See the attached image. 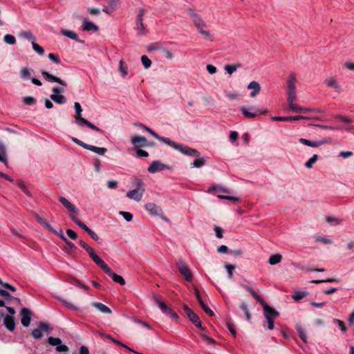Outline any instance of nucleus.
Wrapping results in <instances>:
<instances>
[{
    "label": "nucleus",
    "mask_w": 354,
    "mask_h": 354,
    "mask_svg": "<svg viewBox=\"0 0 354 354\" xmlns=\"http://www.w3.org/2000/svg\"><path fill=\"white\" fill-rule=\"evenodd\" d=\"M176 266L178 269L180 273L183 276L185 279L187 281H192L193 279V275L192 272L190 271L187 265L183 262L182 260H178L176 262Z\"/></svg>",
    "instance_id": "10"
},
{
    "label": "nucleus",
    "mask_w": 354,
    "mask_h": 354,
    "mask_svg": "<svg viewBox=\"0 0 354 354\" xmlns=\"http://www.w3.org/2000/svg\"><path fill=\"white\" fill-rule=\"evenodd\" d=\"M80 245L88 252L90 258L97 264L102 259L95 253V250L89 246L87 243H84L82 240L79 241Z\"/></svg>",
    "instance_id": "11"
},
{
    "label": "nucleus",
    "mask_w": 354,
    "mask_h": 354,
    "mask_svg": "<svg viewBox=\"0 0 354 354\" xmlns=\"http://www.w3.org/2000/svg\"><path fill=\"white\" fill-rule=\"evenodd\" d=\"M133 183L136 186V189H145L144 183L141 179L136 178L134 179Z\"/></svg>",
    "instance_id": "51"
},
{
    "label": "nucleus",
    "mask_w": 354,
    "mask_h": 354,
    "mask_svg": "<svg viewBox=\"0 0 354 354\" xmlns=\"http://www.w3.org/2000/svg\"><path fill=\"white\" fill-rule=\"evenodd\" d=\"M66 234L71 239L73 240L76 239L77 237V233L71 229H68L66 230Z\"/></svg>",
    "instance_id": "64"
},
{
    "label": "nucleus",
    "mask_w": 354,
    "mask_h": 354,
    "mask_svg": "<svg viewBox=\"0 0 354 354\" xmlns=\"http://www.w3.org/2000/svg\"><path fill=\"white\" fill-rule=\"evenodd\" d=\"M94 169L96 172L99 173L101 171V162L99 159H95L94 162Z\"/></svg>",
    "instance_id": "60"
},
{
    "label": "nucleus",
    "mask_w": 354,
    "mask_h": 354,
    "mask_svg": "<svg viewBox=\"0 0 354 354\" xmlns=\"http://www.w3.org/2000/svg\"><path fill=\"white\" fill-rule=\"evenodd\" d=\"M145 207V209L151 215L160 216L162 214V209L155 203H147Z\"/></svg>",
    "instance_id": "21"
},
{
    "label": "nucleus",
    "mask_w": 354,
    "mask_h": 354,
    "mask_svg": "<svg viewBox=\"0 0 354 354\" xmlns=\"http://www.w3.org/2000/svg\"><path fill=\"white\" fill-rule=\"evenodd\" d=\"M69 216L71 220L82 229L85 226V224L79 220L74 214H70Z\"/></svg>",
    "instance_id": "45"
},
{
    "label": "nucleus",
    "mask_w": 354,
    "mask_h": 354,
    "mask_svg": "<svg viewBox=\"0 0 354 354\" xmlns=\"http://www.w3.org/2000/svg\"><path fill=\"white\" fill-rule=\"evenodd\" d=\"M240 111L246 118H254L259 115H263L268 112L267 110H261L255 107L247 108L244 106L241 107Z\"/></svg>",
    "instance_id": "9"
},
{
    "label": "nucleus",
    "mask_w": 354,
    "mask_h": 354,
    "mask_svg": "<svg viewBox=\"0 0 354 354\" xmlns=\"http://www.w3.org/2000/svg\"><path fill=\"white\" fill-rule=\"evenodd\" d=\"M82 29L85 31L93 30V32H97L99 28L92 21L88 20L87 19H84L82 21Z\"/></svg>",
    "instance_id": "25"
},
{
    "label": "nucleus",
    "mask_w": 354,
    "mask_h": 354,
    "mask_svg": "<svg viewBox=\"0 0 354 354\" xmlns=\"http://www.w3.org/2000/svg\"><path fill=\"white\" fill-rule=\"evenodd\" d=\"M141 62L145 69L149 68L151 65V61L147 55H142L141 57Z\"/></svg>",
    "instance_id": "40"
},
{
    "label": "nucleus",
    "mask_w": 354,
    "mask_h": 354,
    "mask_svg": "<svg viewBox=\"0 0 354 354\" xmlns=\"http://www.w3.org/2000/svg\"><path fill=\"white\" fill-rule=\"evenodd\" d=\"M165 315L170 317L174 320H177L178 319V315H177V313L172 310L170 308L166 312Z\"/></svg>",
    "instance_id": "56"
},
{
    "label": "nucleus",
    "mask_w": 354,
    "mask_h": 354,
    "mask_svg": "<svg viewBox=\"0 0 354 354\" xmlns=\"http://www.w3.org/2000/svg\"><path fill=\"white\" fill-rule=\"evenodd\" d=\"M138 126L140 127L142 129H143L146 131L149 132L151 135H152L155 138H156L159 141H160L163 143H165L168 145L170 144V142H171L170 139H169L167 138H164V137L160 136L158 133H156L155 131H153L151 129L144 125L143 124L140 123L138 124Z\"/></svg>",
    "instance_id": "14"
},
{
    "label": "nucleus",
    "mask_w": 354,
    "mask_h": 354,
    "mask_svg": "<svg viewBox=\"0 0 354 354\" xmlns=\"http://www.w3.org/2000/svg\"><path fill=\"white\" fill-rule=\"evenodd\" d=\"M3 41L4 42L10 45H13L16 43L15 37L13 35L9 34H6V35H4Z\"/></svg>",
    "instance_id": "39"
},
{
    "label": "nucleus",
    "mask_w": 354,
    "mask_h": 354,
    "mask_svg": "<svg viewBox=\"0 0 354 354\" xmlns=\"http://www.w3.org/2000/svg\"><path fill=\"white\" fill-rule=\"evenodd\" d=\"M205 165V159L204 158H198L194 161L192 164V167H201Z\"/></svg>",
    "instance_id": "46"
},
{
    "label": "nucleus",
    "mask_w": 354,
    "mask_h": 354,
    "mask_svg": "<svg viewBox=\"0 0 354 354\" xmlns=\"http://www.w3.org/2000/svg\"><path fill=\"white\" fill-rule=\"evenodd\" d=\"M314 241L322 245H330L333 243V241L330 237L325 235H315Z\"/></svg>",
    "instance_id": "23"
},
{
    "label": "nucleus",
    "mask_w": 354,
    "mask_h": 354,
    "mask_svg": "<svg viewBox=\"0 0 354 354\" xmlns=\"http://www.w3.org/2000/svg\"><path fill=\"white\" fill-rule=\"evenodd\" d=\"M203 310L208 315L212 316L214 315L213 311L207 306H206L203 300H200V302H198Z\"/></svg>",
    "instance_id": "47"
},
{
    "label": "nucleus",
    "mask_w": 354,
    "mask_h": 354,
    "mask_svg": "<svg viewBox=\"0 0 354 354\" xmlns=\"http://www.w3.org/2000/svg\"><path fill=\"white\" fill-rule=\"evenodd\" d=\"M153 299L156 304L159 306L162 312L165 314L166 312L169 310V307L167 306V305L164 301H162L160 299V298L156 295H153Z\"/></svg>",
    "instance_id": "29"
},
{
    "label": "nucleus",
    "mask_w": 354,
    "mask_h": 354,
    "mask_svg": "<svg viewBox=\"0 0 354 354\" xmlns=\"http://www.w3.org/2000/svg\"><path fill=\"white\" fill-rule=\"evenodd\" d=\"M145 192V189H134L133 190H130L127 193V196L133 201L139 202L141 201L143 194Z\"/></svg>",
    "instance_id": "15"
},
{
    "label": "nucleus",
    "mask_w": 354,
    "mask_h": 354,
    "mask_svg": "<svg viewBox=\"0 0 354 354\" xmlns=\"http://www.w3.org/2000/svg\"><path fill=\"white\" fill-rule=\"evenodd\" d=\"M324 84H326V86L333 88L334 91L337 93H340L342 92V86L335 77H327L324 80Z\"/></svg>",
    "instance_id": "12"
},
{
    "label": "nucleus",
    "mask_w": 354,
    "mask_h": 354,
    "mask_svg": "<svg viewBox=\"0 0 354 354\" xmlns=\"http://www.w3.org/2000/svg\"><path fill=\"white\" fill-rule=\"evenodd\" d=\"M19 74H20V77L22 80H27L31 75V73H30V70L28 68H26V67L22 68L20 70Z\"/></svg>",
    "instance_id": "38"
},
{
    "label": "nucleus",
    "mask_w": 354,
    "mask_h": 354,
    "mask_svg": "<svg viewBox=\"0 0 354 354\" xmlns=\"http://www.w3.org/2000/svg\"><path fill=\"white\" fill-rule=\"evenodd\" d=\"M59 201L63 205V206H64L65 208L67 209V210L69 212L73 213V214L79 213L78 209L66 198H64L63 196H59Z\"/></svg>",
    "instance_id": "18"
},
{
    "label": "nucleus",
    "mask_w": 354,
    "mask_h": 354,
    "mask_svg": "<svg viewBox=\"0 0 354 354\" xmlns=\"http://www.w3.org/2000/svg\"><path fill=\"white\" fill-rule=\"evenodd\" d=\"M71 139L75 143H76L79 146L83 147L84 149L90 150L94 153H96L99 155L104 156L105 153L107 151V149L104 147H98L94 145L86 144L75 137H72Z\"/></svg>",
    "instance_id": "8"
},
{
    "label": "nucleus",
    "mask_w": 354,
    "mask_h": 354,
    "mask_svg": "<svg viewBox=\"0 0 354 354\" xmlns=\"http://www.w3.org/2000/svg\"><path fill=\"white\" fill-rule=\"evenodd\" d=\"M143 16L144 10H140L137 17L136 29L141 35H145L146 33V29L142 21Z\"/></svg>",
    "instance_id": "20"
},
{
    "label": "nucleus",
    "mask_w": 354,
    "mask_h": 354,
    "mask_svg": "<svg viewBox=\"0 0 354 354\" xmlns=\"http://www.w3.org/2000/svg\"><path fill=\"white\" fill-rule=\"evenodd\" d=\"M119 5V0H111L108 3V7L111 9V11H113L118 7Z\"/></svg>",
    "instance_id": "44"
},
{
    "label": "nucleus",
    "mask_w": 354,
    "mask_h": 354,
    "mask_svg": "<svg viewBox=\"0 0 354 354\" xmlns=\"http://www.w3.org/2000/svg\"><path fill=\"white\" fill-rule=\"evenodd\" d=\"M0 295L2 296L5 299V300L11 299L12 298H13V297L10 295L8 291L3 289H1Z\"/></svg>",
    "instance_id": "59"
},
{
    "label": "nucleus",
    "mask_w": 354,
    "mask_h": 354,
    "mask_svg": "<svg viewBox=\"0 0 354 354\" xmlns=\"http://www.w3.org/2000/svg\"><path fill=\"white\" fill-rule=\"evenodd\" d=\"M17 185L24 192V193H25L27 196L30 197L31 196L30 192L28 190V189L22 182H19Z\"/></svg>",
    "instance_id": "58"
},
{
    "label": "nucleus",
    "mask_w": 354,
    "mask_h": 354,
    "mask_svg": "<svg viewBox=\"0 0 354 354\" xmlns=\"http://www.w3.org/2000/svg\"><path fill=\"white\" fill-rule=\"evenodd\" d=\"M1 316H3V324L6 328L10 331H13L15 328V318L12 315H3L1 314Z\"/></svg>",
    "instance_id": "22"
},
{
    "label": "nucleus",
    "mask_w": 354,
    "mask_h": 354,
    "mask_svg": "<svg viewBox=\"0 0 354 354\" xmlns=\"http://www.w3.org/2000/svg\"><path fill=\"white\" fill-rule=\"evenodd\" d=\"M186 12L198 32L203 35L205 39L212 41L211 32L207 29V24L198 12L194 8L187 9Z\"/></svg>",
    "instance_id": "2"
},
{
    "label": "nucleus",
    "mask_w": 354,
    "mask_h": 354,
    "mask_svg": "<svg viewBox=\"0 0 354 354\" xmlns=\"http://www.w3.org/2000/svg\"><path fill=\"white\" fill-rule=\"evenodd\" d=\"M326 221L332 225H340L342 223V219L333 216H328L326 218Z\"/></svg>",
    "instance_id": "31"
},
{
    "label": "nucleus",
    "mask_w": 354,
    "mask_h": 354,
    "mask_svg": "<svg viewBox=\"0 0 354 354\" xmlns=\"http://www.w3.org/2000/svg\"><path fill=\"white\" fill-rule=\"evenodd\" d=\"M23 102L26 105H32L36 102V100L33 97H24L23 98Z\"/></svg>",
    "instance_id": "50"
},
{
    "label": "nucleus",
    "mask_w": 354,
    "mask_h": 354,
    "mask_svg": "<svg viewBox=\"0 0 354 354\" xmlns=\"http://www.w3.org/2000/svg\"><path fill=\"white\" fill-rule=\"evenodd\" d=\"M74 109H75V114L74 116L75 122L77 126L82 127L84 125H86L88 127L91 128V129H93V130L97 131H100L99 128H97L96 126L93 124L91 122H90L86 119L82 117V109L79 102H75L74 103Z\"/></svg>",
    "instance_id": "4"
},
{
    "label": "nucleus",
    "mask_w": 354,
    "mask_h": 354,
    "mask_svg": "<svg viewBox=\"0 0 354 354\" xmlns=\"http://www.w3.org/2000/svg\"><path fill=\"white\" fill-rule=\"evenodd\" d=\"M48 57L49 58L50 60L53 61L54 63H55L57 64H60V60L55 54L49 53L48 55Z\"/></svg>",
    "instance_id": "63"
},
{
    "label": "nucleus",
    "mask_w": 354,
    "mask_h": 354,
    "mask_svg": "<svg viewBox=\"0 0 354 354\" xmlns=\"http://www.w3.org/2000/svg\"><path fill=\"white\" fill-rule=\"evenodd\" d=\"M225 269L227 271L228 278L231 279L232 277L233 271L235 269V267L234 266L231 265V264L225 263Z\"/></svg>",
    "instance_id": "54"
},
{
    "label": "nucleus",
    "mask_w": 354,
    "mask_h": 354,
    "mask_svg": "<svg viewBox=\"0 0 354 354\" xmlns=\"http://www.w3.org/2000/svg\"><path fill=\"white\" fill-rule=\"evenodd\" d=\"M169 146H170L171 147L174 148L176 150L179 151L183 154L189 156L199 158L201 156V153L197 150L190 148L183 144L175 142L172 140H171Z\"/></svg>",
    "instance_id": "6"
},
{
    "label": "nucleus",
    "mask_w": 354,
    "mask_h": 354,
    "mask_svg": "<svg viewBox=\"0 0 354 354\" xmlns=\"http://www.w3.org/2000/svg\"><path fill=\"white\" fill-rule=\"evenodd\" d=\"M56 351L57 352H67L68 351V348L66 345L61 343L56 347Z\"/></svg>",
    "instance_id": "62"
},
{
    "label": "nucleus",
    "mask_w": 354,
    "mask_h": 354,
    "mask_svg": "<svg viewBox=\"0 0 354 354\" xmlns=\"http://www.w3.org/2000/svg\"><path fill=\"white\" fill-rule=\"evenodd\" d=\"M241 67L240 64H233V65H226L225 66V70L229 75H232L234 72H235L237 68Z\"/></svg>",
    "instance_id": "37"
},
{
    "label": "nucleus",
    "mask_w": 354,
    "mask_h": 354,
    "mask_svg": "<svg viewBox=\"0 0 354 354\" xmlns=\"http://www.w3.org/2000/svg\"><path fill=\"white\" fill-rule=\"evenodd\" d=\"M61 33H62V35H63L70 39H74L75 41L78 40L77 35L73 31H71V30H69L67 29H62L61 30Z\"/></svg>",
    "instance_id": "32"
},
{
    "label": "nucleus",
    "mask_w": 354,
    "mask_h": 354,
    "mask_svg": "<svg viewBox=\"0 0 354 354\" xmlns=\"http://www.w3.org/2000/svg\"><path fill=\"white\" fill-rule=\"evenodd\" d=\"M50 98L59 104H63L66 102L65 96L62 94H51Z\"/></svg>",
    "instance_id": "30"
},
{
    "label": "nucleus",
    "mask_w": 354,
    "mask_h": 354,
    "mask_svg": "<svg viewBox=\"0 0 354 354\" xmlns=\"http://www.w3.org/2000/svg\"><path fill=\"white\" fill-rule=\"evenodd\" d=\"M132 145L136 147H145L147 145V140L141 136L134 135L131 138Z\"/></svg>",
    "instance_id": "19"
},
{
    "label": "nucleus",
    "mask_w": 354,
    "mask_h": 354,
    "mask_svg": "<svg viewBox=\"0 0 354 354\" xmlns=\"http://www.w3.org/2000/svg\"><path fill=\"white\" fill-rule=\"evenodd\" d=\"M307 294L306 292H295L293 295H292V298L295 300V301H299L300 299H301L302 298H304Z\"/></svg>",
    "instance_id": "57"
},
{
    "label": "nucleus",
    "mask_w": 354,
    "mask_h": 354,
    "mask_svg": "<svg viewBox=\"0 0 354 354\" xmlns=\"http://www.w3.org/2000/svg\"><path fill=\"white\" fill-rule=\"evenodd\" d=\"M334 118H335V119L338 120L345 122V123L351 124L352 122L351 119H350L346 116L342 115H337Z\"/></svg>",
    "instance_id": "48"
},
{
    "label": "nucleus",
    "mask_w": 354,
    "mask_h": 354,
    "mask_svg": "<svg viewBox=\"0 0 354 354\" xmlns=\"http://www.w3.org/2000/svg\"><path fill=\"white\" fill-rule=\"evenodd\" d=\"M35 219L44 228L48 230L50 232H55V230L53 228V227L50 225V223L43 217L39 216L38 214L34 215Z\"/></svg>",
    "instance_id": "26"
},
{
    "label": "nucleus",
    "mask_w": 354,
    "mask_h": 354,
    "mask_svg": "<svg viewBox=\"0 0 354 354\" xmlns=\"http://www.w3.org/2000/svg\"><path fill=\"white\" fill-rule=\"evenodd\" d=\"M48 343L52 345V346H56V347L60 344L62 342V340L59 337H48Z\"/></svg>",
    "instance_id": "43"
},
{
    "label": "nucleus",
    "mask_w": 354,
    "mask_h": 354,
    "mask_svg": "<svg viewBox=\"0 0 354 354\" xmlns=\"http://www.w3.org/2000/svg\"><path fill=\"white\" fill-rule=\"evenodd\" d=\"M32 46L34 50L36 51L39 55H42L44 53V48L34 41H32Z\"/></svg>",
    "instance_id": "42"
},
{
    "label": "nucleus",
    "mask_w": 354,
    "mask_h": 354,
    "mask_svg": "<svg viewBox=\"0 0 354 354\" xmlns=\"http://www.w3.org/2000/svg\"><path fill=\"white\" fill-rule=\"evenodd\" d=\"M42 77L45 80L49 82H56L62 86H55L52 88V94H62L65 92V88L67 86V84L65 81L62 80L59 77H55L53 75L49 73L46 71H41Z\"/></svg>",
    "instance_id": "3"
},
{
    "label": "nucleus",
    "mask_w": 354,
    "mask_h": 354,
    "mask_svg": "<svg viewBox=\"0 0 354 354\" xmlns=\"http://www.w3.org/2000/svg\"><path fill=\"white\" fill-rule=\"evenodd\" d=\"M92 306L102 313H105V314H111V310L108 306L103 304L102 303L93 302L92 304Z\"/></svg>",
    "instance_id": "28"
},
{
    "label": "nucleus",
    "mask_w": 354,
    "mask_h": 354,
    "mask_svg": "<svg viewBox=\"0 0 354 354\" xmlns=\"http://www.w3.org/2000/svg\"><path fill=\"white\" fill-rule=\"evenodd\" d=\"M19 36L24 38V39H33V40H35V37L33 36L32 33L31 31L28 30V31H21L20 33H19Z\"/></svg>",
    "instance_id": "41"
},
{
    "label": "nucleus",
    "mask_w": 354,
    "mask_h": 354,
    "mask_svg": "<svg viewBox=\"0 0 354 354\" xmlns=\"http://www.w3.org/2000/svg\"><path fill=\"white\" fill-rule=\"evenodd\" d=\"M119 214L122 215L127 221H131L133 218V215L130 212L120 211Z\"/></svg>",
    "instance_id": "55"
},
{
    "label": "nucleus",
    "mask_w": 354,
    "mask_h": 354,
    "mask_svg": "<svg viewBox=\"0 0 354 354\" xmlns=\"http://www.w3.org/2000/svg\"><path fill=\"white\" fill-rule=\"evenodd\" d=\"M296 329L299 333V337L302 339V341L304 343H307L308 337L306 334L304 333V328L302 327V326L299 324H297L296 325Z\"/></svg>",
    "instance_id": "33"
},
{
    "label": "nucleus",
    "mask_w": 354,
    "mask_h": 354,
    "mask_svg": "<svg viewBox=\"0 0 354 354\" xmlns=\"http://www.w3.org/2000/svg\"><path fill=\"white\" fill-rule=\"evenodd\" d=\"M217 196H218V198H219L221 199L229 200L233 203H237L239 201V198L236 197H234V196L221 195V194H218Z\"/></svg>",
    "instance_id": "49"
},
{
    "label": "nucleus",
    "mask_w": 354,
    "mask_h": 354,
    "mask_svg": "<svg viewBox=\"0 0 354 354\" xmlns=\"http://www.w3.org/2000/svg\"><path fill=\"white\" fill-rule=\"evenodd\" d=\"M49 330V326L47 324L40 322L39 324V328L32 330V335L35 339H40L42 337L43 334L42 331H48Z\"/></svg>",
    "instance_id": "16"
},
{
    "label": "nucleus",
    "mask_w": 354,
    "mask_h": 354,
    "mask_svg": "<svg viewBox=\"0 0 354 354\" xmlns=\"http://www.w3.org/2000/svg\"><path fill=\"white\" fill-rule=\"evenodd\" d=\"M119 71L123 77H126L128 74L127 65L122 60H120L119 62Z\"/></svg>",
    "instance_id": "35"
},
{
    "label": "nucleus",
    "mask_w": 354,
    "mask_h": 354,
    "mask_svg": "<svg viewBox=\"0 0 354 354\" xmlns=\"http://www.w3.org/2000/svg\"><path fill=\"white\" fill-rule=\"evenodd\" d=\"M20 315L21 316V324L25 327L28 326L31 322V311L28 308H22Z\"/></svg>",
    "instance_id": "13"
},
{
    "label": "nucleus",
    "mask_w": 354,
    "mask_h": 354,
    "mask_svg": "<svg viewBox=\"0 0 354 354\" xmlns=\"http://www.w3.org/2000/svg\"><path fill=\"white\" fill-rule=\"evenodd\" d=\"M248 292H249L252 296L259 302L263 308L264 316L268 324V328L272 330L274 327V319L279 316V313L270 306L268 305L264 300L261 298L252 288L250 287L243 285L242 286Z\"/></svg>",
    "instance_id": "1"
},
{
    "label": "nucleus",
    "mask_w": 354,
    "mask_h": 354,
    "mask_svg": "<svg viewBox=\"0 0 354 354\" xmlns=\"http://www.w3.org/2000/svg\"><path fill=\"white\" fill-rule=\"evenodd\" d=\"M247 87L248 89L252 90L250 94V96L252 97H254L261 90L260 84L257 81H252Z\"/></svg>",
    "instance_id": "24"
},
{
    "label": "nucleus",
    "mask_w": 354,
    "mask_h": 354,
    "mask_svg": "<svg viewBox=\"0 0 354 354\" xmlns=\"http://www.w3.org/2000/svg\"><path fill=\"white\" fill-rule=\"evenodd\" d=\"M295 78L294 76L290 75L288 80L287 91H295Z\"/></svg>",
    "instance_id": "34"
},
{
    "label": "nucleus",
    "mask_w": 354,
    "mask_h": 354,
    "mask_svg": "<svg viewBox=\"0 0 354 354\" xmlns=\"http://www.w3.org/2000/svg\"><path fill=\"white\" fill-rule=\"evenodd\" d=\"M62 303L65 307L68 308V309L73 310H76L77 309V307L71 301L66 300H62Z\"/></svg>",
    "instance_id": "52"
},
{
    "label": "nucleus",
    "mask_w": 354,
    "mask_h": 354,
    "mask_svg": "<svg viewBox=\"0 0 354 354\" xmlns=\"http://www.w3.org/2000/svg\"><path fill=\"white\" fill-rule=\"evenodd\" d=\"M227 326L232 335L235 337L236 336V330L234 328L233 324L231 322L230 320H227Z\"/></svg>",
    "instance_id": "61"
},
{
    "label": "nucleus",
    "mask_w": 354,
    "mask_h": 354,
    "mask_svg": "<svg viewBox=\"0 0 354 354\" xmlns=\"http://www.w3.org/2000/svg\"><path fill=\"white\" fill-rule=\"evenodd\" d=\"M325 115L323 111L320 109H311V120H325Z\"/></svg>",
    "instance_id": "27"
},
{
    "label": "nucleus",
    "mask_w": 354,
    "mask_h": 354,
    "mask_svg": "<svg viewBox=\"0 0 354 354\" xmlns=\"http://www.w3.org/2000/svg\"><path fill=\"white\" fill-rule=\"evenodd\" d=\"M333 322L338 326V327L342 332L346 331V328L344 325V323L342 321L337 319H333Z\"/></svg>",
    "instance_id": "53"
},
{
    "label": "nucleus",
    "mask_w": 354,
    "mask_h": 354,
    "mask_svg": "<svg viewBox=\"0 0 354 354\" xmlns=\"http://www.w3.org/2000/svg\"><path fill=\"white\" fill-rule=\"evenodd\" d=\"M168 167L160 162L158 160L153 161L151 165L148 167L147 170L149 173L154 174L158 171H161L165 169H167Z\"/></svg>",
    "instance_id": "17"
},
{
    "label": "nucleus",
    "mask_w": 354,
    "mask_h": 354,
    "mask_svg": "<svg viewBox=\"0 0 354 354\" xmlns=\"http://www.w3.org/2000/svg\"><path fill=\"white\" fill-rule=\"evenodd\" d=\"M282 257L279 254H272L269 258V263L270 265H275L281 262Z\"/></svg>",
    "instance_id": "36"
},
{
    "label": "nucleus",
    "mask_w": 354,
    "mask_h": 354,
    "mask_svg": "<svg viewBox=\"0 0 354 354\" xmlns=\"http://www.w3.org/2000/svg\"><path fill=\"white\" fill-rule=\"evenodd\" d=\"M297 99L296 92L287 91V102L288 110L294 113H305L308 109H304L295 103Z\"/></svg>",
    "instance_id": "5"
},
{
    "label": "nucleus",
    "mask_w": 354,
    "mask_h": 354,
    "mask_svg": "<svg viewBox=\"0 0 354 354\" xmlns=\"http://www.w3.org/2000/svg\"><path fill=\"white\" fill-rule=\"evenodd\" d=\"M97 265L100 266L109 277H111L115 282L118 283L120 285L125 284V280L124 278L122 276L114 273L102 259Z\"/></svg>",
    "instance_id": "7"
}]
</instances>
